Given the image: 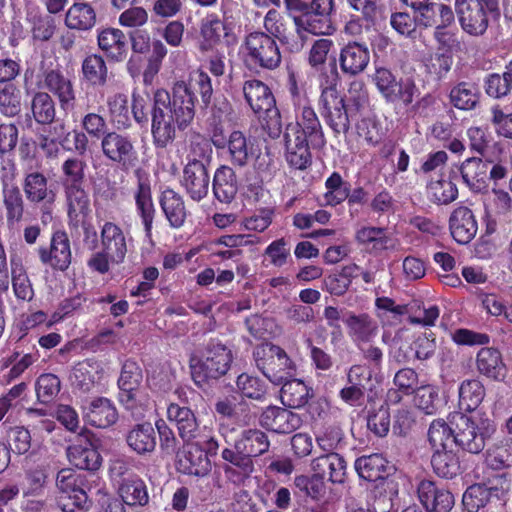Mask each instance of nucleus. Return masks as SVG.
Wrapping results in <instances>:
<instances>
[{
	"mask_svg": "<svg viewBox=\"0 0 512 512\" xmlns=\"http://www.w3.org/2000/svg\"><path fill=\"white\" fill-rule=\"evenodd\" d=\"M200 150L199 158L188 157L180 178V186L186 195L195 202H200L207 197L210 185L208 166L212 148L205 143Z\"/></svg>",
	"mask_w": 512,
	"mask_h": 512,
	"instance_id": "nucleus-9",
	"label": "nucleus"
},
{
	"mask_svg": "<svg viewBox=\"0 0 512 512\" xmlns=\"http://www.w3.org/2000/svg\"><path fill=\"white\" fill-rule=\"evenodd\" d=\"M43 87L58 101L61 111L69 113L75 109L77 91L72 77L57 67L43 72Z\"/></svg>",
	"mask_w": 512,
	"mask_h": 512,
	"instance_id": "nucleus-14",
	"label": "nucleus"
},
{
	"mask_svg": "<svg viewBox=\"0 0 512 512\" xmlns=\"http://www.w3.org/2000/svg\"><path fill=\"white\" fill-rule=\"evenodd\" d=\"M127 443L137 454L152 452L156 447V435L152 424L144 423L134 427L127 435Z\"/></svg>",
	"mask_w": 512,
	"mask_h": 512,
	"instance_id": "nucleus-51",
	"label": "nucleus"
},
{
	"mask_svg": "<svg viewBox=\"0 0 512 512\" xmlns=\"http://www.w3.org/2000/svg\"><path fill=\"white\" fill-rule=\"evenodd\" d=\"M281 385L280 399L284 406L296 409L307 404L310 389L302 380L292 377L285 380Z\"/></svg>",
	"mask_w": 512,
	"mask_h": 512,
	"instance_id": "nucleus-45",
	"label": "nucleus"
},
{
	"mask_svg": "<svg viewBox=\"0 0 512 512\" xmlns=\"http://www.w3.org/2000/svg\"><path fill=\"white\" fill-rule=\"evenodd\" d=\"M136 185L133 189L135 211L140 218L148 239L152 238L153 224L156 217V207L153 201L150 174L147 171L137 172Z\"/></svg>",
	"mask_w": 512,
	"mask_h": 512,
	"instance_id": "nucleus-15",
	"label": "nucleus"
},
{
	"mask_svg": "<svg viewBox=\"0 0 512 512\" xmlns=\"http://www.w3.org/2000/svg\"><path fill=\"white\" fill-rule=\"evenodd\" d=\"M21 188L30 204H51L56 194L49 174L42 167H29L23 171Z\"/></svg>",
	"mask_w": 512,
	"mask_h": 512,
	"instance_id": "nucleus-18",
	"label": "nucleus"
},
{
	"mask_svg": "<svg viewBox=\"0 0 512 512\" xmlns=\"http://www.w3.org/2000/svg\"><path fill=\"white\" fill-rule=\"evenodd\" d=\"M320 115L335 136L347 134L350 118L345 96L336 88V84L322 87L318 100Z\"/></svg>",
	"mask_w": 512,
	"mask_h": 512,
	"instance_id": "nucleus-10",
	"label": "nucleus"
},
{
	"mask_svg": "<svg viewBox=\"0 0 512 512\" xmlns=\"http://www.w3.org/2000/svg\"><path fill=\"white\" fill-rule=\"evenodd\" d=\"M158 202L169 227L181 229L189 216L183 196L174 189L166 187L161 191Z\"/></svg>",
	"mask_w": 512,
	"mask_h": 512,
	"instance_id": "nucleus-27",
	"label": "nucleus"
},
{
	"mask_svg": "<svg viewBox=\"0 0 512 512\" xmlns=\"http://www.w3.org/2000/svg\"><path fill=\"white\" fill-rule=\"evenodd\" d=\"M492 161L480 157L467 158L459 167L463 183L473 192H484L488 188V171Z\"/></svg>",
	"mask_w": 512,
	"mask_h": 512,
	"instance_id": "nucleus-30",
	"label": "nucleus"
},
{
	"mask_svg": "<svg viewBox=\"0 0 512 512\" xmlns=\"http://www.w3.org/2000/svg\"><path fill=\"white\" fill-rule=\"evenodd\" d=\"M95 7L88 2H74L65 12L64 25L78 32H91L97 24Z\"/></svg>",
	"mask_w": 512,
	"mask_h": 512,
	"instance_id": "nucleus-34",
	"label": "nucleus"
},
{
	"mask_svg": "<svg viewBox=\"0 0 512 512\" xmlns=\"http://www.w3.org/2000/svg\"><path fill=\"white\" fill-rule=\"evenodd\" d=\"M101 152L106 160L117 166L122 172L137 175L146 171L141 167L140 155L136 140L130 134L121 130H111L100 142Z\"/></svg>",
	"mask_w": 512,
	"mask_h": 512,
	"instance_id": "nucleus-6",
	"label": "nucleus"
},
{
	"mask_svg": "<svg viewBox=\"0 0 512 512\" xmlns=\"http://www.w3.org/2000/svg\"><path fill=\"white\" fill-rule=\"evenodd\" d=\"M448 223L451 237L461 245L470 243L478 231L474 212L467 206L456 207L451 212Z\"/></svg>",
	"mask_w": 512,
	"mask_h": 512,
	"instance_id": "nucleus-26",
	"label": "nucleus"
},
{
	"mask_svg": "<svg viewBox=\"0 0 512 512\" xmlns=\"http://www.w3.org/2000/svg\"><path fill=\"white\" fill-rule=\"evenodd\" d=\"M208 458L195 443H186L177 454V468L189 475H204L208 471Z\"/></svg>",
	"mask_w": 512,
	"mask_h": 512,
	"instance_id": "nucleus-37",
	"label": "nucleus"
},
{
	"mask_svg": "<svg viewBox=\"0 0 512 512\" xmlns=\"http://www.w3.org/2000/svg\"><path fill=\"white\" fill-rule=\"evenodd\" d=\"M285 160L294 170L305 171L312 165V142L299 135L284 134Z\"/></svg>",
	"mask_w": 512,
	"mask_h": 512,
	"instance_id": "nucleus-28",
	"label": "nucleus"
},
{
	"mask_svg": "<svg viewBox=\"0 0 512 512\" xmlns=\"http://www.w3.org/2000/svg\"><path fill=\"white\" fill-rule=\"evenodd\" d=\"M10 282L17 300L30 302L34 298V289L27 270L21 260L10 258Z\"/></svg>",
	"mask_w": 512,
	"mask_h": 512,
	"instance_id": "nucleus-44",
	"label": "nucleus"
},
{
	"mask_svg": "<svg viewBox=\"0 0 512 512\" xmlns=\"http://www.w3.org/2000/svg\"><path fill=\"white\" fill-rule=\"evenodd\" d=\"M69 462L79 469L94 471L99 469L102 464V457L91 440V435H85V438L67 449Z\"/></svg>",
	"mask_w": 512,
	"mask_h": 512,
	"instance_id": "nucleus-33",
	"label": "nucleus"
},
{
	"mask_svg": "<svg viewBox=\"0 0 512 512\" xmlns=\"http://www.w3.org/2000/svg\"><path fill=\"white\" fill-rule=\"evenodd\" d=\"M370 62V50L365 42L350 40L339 51L341 72L349 77L363 73Z\"/></svg>",
	"mask_w": 512,
	"mask_h": 512,
	"instance_id": "nucleus-24",
	"label": "nucleus"
},
{
	"mask_svg": "<svg viewBox=\"0 0 512 512\" xmlns=\"http://www.w3.org/2000/svg\"><path fill=\"white\" fill-rule=\"evenodd\" d=\"M357 135L368 146H379L385 136L381 122L376 117H363L356 124Z\"/></svg>",
	"mask_w": 512,
	"mask_h": 512,
	"instance_id": "nucleus-61",
	"label": "nucleus"
},
{
	"mask_svg": "<svg viewBox=\"0 0 512 512\" xmlns=\"http://www.w3.org/2000/svg\"><path fill=\"white\" fill-rule=\"evenodd\" d=\"M86 169L87 163L82 157L70 156L61 164V184L67 207L90 202L85 190Z\"/></svg>",
	"mask_w": 512,
	"mask_h": 512,
	"instance_id": "nucleus-11",
	"label": "nucleus"
},
{
	"mask_svg": "<svg viewBox=\"0 0 512 512\" xmlns=\"http://www.w3.org/2000/svg\"><path fill=\"white\" fill-rule=\"evenodd\" d=\"M454 423L445 418H437L430 424L428 431L429 442L434 451L450 449L455 445Z\"/></svg>",
	"mask_w": 512,
	"mask_h": 512,
	"instance_id": "nucleus-48",
	"label": "nucleus"
},
{
	"mask_svg": "<svg viewBox=\"0 0 512 512\" xmlns=\"http://www.w3.org/2000/svg\"><path fill=\"white\" fill-rule=\"evenodd\" d=\"M90 202L67 207V224L71 232L82 230L83 245L94 251L100 238L91 218Z\"/></svg>",
	"mask_w": 512,
	"mask_h": 512,
	"instance_id": "nucleus-23",
	"label": "nucleus"
},
{
	"mask_svg": "<svg viewBox=\"0 0 512 512\" xmlns=\"http://www.w3.org/2000/svg\"><path fill=\"white\" fill-rule=\"evenodd\" d=\"M323 198L327 206L337 207L344 203L351 192V183L338 171H333L325 180Z\"/></svg>",
	"mask_w": 512,
	"mask_h": 512,
	"instance_id": "nucleus-46",
	"label": "nucleus"
},
{
	"mask_svg": "<svg viewBox=\"0 0 512 512\" xmlns=\"http://www.w3.org/2000/svg\"><path fill=\"white\" fill-rule=\"evenodd\" d=\"M232 351L218 338H210L199 356L189 360L191 377L195 385L204 389L210 381L219 380L230 370Z\"/></svg>",
	"mask_w": 512,
	"mask_h": 512,
	"instance_id": "nucleus-2",
	"label": "nucleus"
},
{
	"mask_svg": "<svg viewBox=\"0 0 512 512\" xmlns=\"http://www.w3.org/2000/svg\"><path fill=\"white\" fill-rule=\"evenodd\" d=\"M355 469L361 478L367 481H377L384 478L387 461L380 454L362 456L356 460Z\"/></svg>",
	"mask_w": 512,
	"mask_h": 512,
	"instance_id": "nucleus-55",
	"label": "nucleus"
},
{
	"mask_svg": "<svg viewBox=\"0 0 512 512\" xmlns=\"http://www.w3.org/2000/svg\"><path fill=\"white\" fill-rule=\"evenodd\" d=\"M8 226L21 222L25 214V201L21 188L15 187L1 191Z\"/></svg>",
	"mask_w": 512,
	"mask_h": 512,
	"instance_id": "nucleus-53",
	"label": "nucleus"
},
{
	"mask_svg": "<svg viewBox=\"0 0 512 512\" xmlns=\"http://www.w3.org/2000/svg\"><path fill=\"white\" fill-rule=\"evenodd\" d=\"M101 372L102 367L97 360L87 358L79 361L73 366L70 375L72 386L82 392H89L98 382Z\"/></svg>",
	"mask_w": 512,
	"mask_h": 512,
	"instance_id": "nucleus-40",
	"label": "nucleus"
},
{
	"mask_svg": "<svg viewBox=\"0 0 512 512\" xmlns=\"http://www.w3.org/2000/svg\"><path fill=\"white\" fill-rule=\"evenodd\" d=\"M100 246L111 254L115 264L124 262L127 254V241L123 229L112 221H105L100 228Z\"/></svg>",
	"mask_w": 512,
	"mask_h": 512,
	"instance_id": "nucleus-29",
	"label": "nucleus"
},
{
	"mask_svg": "<svg viewBox=\"0 0 512 512\" xmlns=\"http://www.w3.org/2000/svg\"><path fill=\"white\" fill-rule=\"evenodd\" d=\"M106 58L99 53L87 54L81 62V79L94 88L106 86L109 71Z\"/></svg>",
	"mask_w": 512,
	"mask_h": 512,
	"instance_id": "nucleus-38",
	"label": "nucleus"
},
{
	"mask_svg": "<svg viewBox=\"0 0 512 512\" xmlns=\"http://www.w3.org/2000/svg\"><path fill=\"white\" fill-rule=\"evenodd\" d=\"M294 113L296 121L289 123L285 132L308 138L313 149H321L326 143L325 135L311 102L294 108Z\"/></svg>",
	"mask_w": 512,
	"mask_h": 512,
	"instance_id": "nucleus-17",
	"label": "nucleus"
},
{
	"mask_svg": "<svg viewBox=\"0 0 512 512\" xmlns=\"http://www.w3.org/2000/svg\"><path fill=\"white\" fill-rule=\"evenodd\" d=\"M111 477L117 487L121 501L128 506H145L149 502V494L145 482L134 473H126L122 463L111 468Z\"/></svg>",
	"mask_w": 512,
	"mask_h": 512,
	"instance_id": "nucleus-13",
	"label": "nucleus"
},
{
	"mask_svg": "<svg viewBox=\"0 0 512 512\" xmlns=\"http://www.w3.org/2000/svg\"><path fill=\"white\" fill-rule=\"evenodd\" d=\"M242 94L249 109L262 120L269 137L278 138L282 133V118L269 85L260 79H247L242 83Z\"/></svg>",
	"mask_w": 512,
	"mask_h": 512,
	"instance_id": "nucleus-3",
	"label": "nucleus"
},
{
	"mask_svg": "<svg viewBox=\"0 0 512 512\" xmlns=\"http://www.w3.org/2000/svg\"><path fill=\"white\" fill-rule=\"evenodd\" d=\"M455 431V445L471 453H479L485 445V439L495 431L490 418H458Z\"/></svg>",
	"mask_w": 512,
	"mask_h": 512,
	"instance_id": "nucleus-12",
	"label": "nucleus"
},
{
	"mask_svg": "<svg viewBox=\"0 0 512 512\" xmlns=\"http://www.w3.org/2000/svg\"><path fill=\"white\" fill-rule=\"evenodd\" d=\"M227 25L216 13L207 14L200 24L201 51H209L221 43L224 36H227Z\"/></svg>",
	"mask_w": 512,
	"mask_h": 512,
	"instance_id": "nucleus-41",
	"label": "nucleus"
},
{
	"mask_svg": "<svg viewBox=\"0 0 512 512\" xmlns=\"http://www.w3.org/2000/svg\"><path fill=\"white\" fill-rule=\"evenodd\" d=\"M475 365L481 376L494 382H503L508 373L501 351L487 345L476 353Z\"/></svg>",
	"mask_w": 512,
	"mask_h": 512,
	"instance_id": "nucleus-25",
	"label": "nucleus"
},
{
	"mask_svg": "<svg viewBox=\"0 0 512 512\" xmlns=\"http://www.w3.org/2000/svg\"><path fill=\"white\" fill-rule=\"evenodd\" d=\"M481 92L477 84L461 81L449 92L450 104L458 110L471 111L480 104Z\"/></svg>",
	"mask_w": 512,
	"mask_h": 512,
	"instance_id": "nucleus-42",
	"label": "nucleus"
},
{
	"mask_svg": "<svg viewBox=\"0 0 512 512\" xmlns=\"http://www.w3.org/2000/svg\"><path fill=\"white\" fill-rule=\"evenodd\" d=\"M431 463L435 473L443 478H453L460 471L459 460L452 448L434 451Z\"/></svg>",
	"mask_w": 512,
	"mask_h": 512,
	"instance_id": "nucleus-59",
	"label": "nucleus"
},
{
	"mask_svg": "<svg viewBox=\"0 0 512 512\" xmlns=\"http://www.w3.org/2000/svg\"><path fill=\"white\" fill-rule=\"evenodd\" d=\"M448 12L450 13V4L444 2H435L431 1L418 10L414 11L417 22L420 28V32L422 33L424 30H428L436 26V19L434 17L435 13H438L441 22L443 20H447Z\"/></svg>",
	"mask_w": 512,
	"mask_h": 512,
	"instance_id": "nucleus-60",
	"label": "nucleus"
},
{
	"mask_svg": "<svg viewBox=\"0 0 512 512\" xmlns=\"http://www.w3.org/2000/svg\"><path fill=\"white\" fill-rule=\"evenodd\" d=\"M372 82L387 104L407 108L412 105L419 89L410 78L398 77L391 69L376 67Z\"/></svg>",
	"mask_w": 512,
	"mask_h": 512,
	"instance_id": "nucleus-7",
	"label": "nucleus"
},
{
	"mask_svg": "<svg viewBox=\"0 0 512 512\" xmlns=\"http://www.w3.org/2000/svg\"><path fill=\"white\" fill-rule=\"evenodd\" d=\"M270 443L266 435L259 430H247L236 442L237 449L248 456H259L268 451Z\"/></svg>",
	"mask_w": 512,
	"mask_h": 512,
	"instance_id": "nucleus-58",
	"label": "nucleus"
},
{
	"mask_svg": "<svg viewBox=\"0 0 512 512\" xmlns=\"http://www.w3.org/2000/svg\"><path fill=\"white\" fill-rule=\"evenodd\" d=\"M256 367L273 384L294 377L296 365L286 351L275 344H262L253 352Z\"/></svg>",
	"mask_w": 512,
	"mask_h": 512,
	"instance_id": "nucleus-8",
	"label": "nucleus"
},
{
	"mask_svg": "<svg viewBox=\"0 0 512 512\" xmlns=\"http://www.w3.org/2000/svg\"><path fill=\"white\" fill-rule=\"evenodd\" d=\"M355 240L367 253L374 256L394 248L393 239L386 227L363 226L356 231Z\"/></svg>",
	"mask_w": 512,
	"mask_h": 512,
	"instance_id": "nucleus-31",
	"label": "nucleus"
},
{
	"mask_svg": "<svg viewBox=\"0 0 512 512\" xmlns=\"http://www.w3.org/2000/svg\"><path fill=\"white\" fill-rule=\"evenodd\" d=\"M418 498L427 512H449L454 506V497L447 490H439L428 480L419 483Z\"/></svg>",
	"mask_w": 512,
	"mask_h": 512,
	"instance_id": "nucleus-35",
	"label": "nucleus"
},
{
	"mask_svg": "<svg viewBox=\"0 0 512 512\" xmlns=\"http://www.w3.org/2000/svg\"><path fill=\"white\" fill-rule=\"evenodd\" d=\"M211 141L217 149L227 147L228 160L234 167L243 168L253 158V145L242 131H232L226 141L222 128L216 127L213 129Z\"/></svg>",
	"mask_w": 512,
	"mask_h": 512,
	"instance_id": "nucleus-16",
	"label": "nucleus"
},
{
	"mask_svg": "<svg viewBox=\"0 0 512 512\" xmlns=\"http://www.w3.org/2000/svg\"><path fill=\"white\" fill-rule=\"evenodd\" d=\"M343 321L349 337L358 348L371 342L379 331L377 322L368 313L349 312Z\"/></svg>",
	"mask_w": 512,
	"mask_h": 512,
	"instance_id": "nucleus-32",
	"label": "nucleus"
},
{
	"mask_svg": "<svg viewBox=\"0 0 512 512\" xmlns=\"http://www.w3.org/2000/svg\"><path fill=\"white\" fill-rule=\"evenodd\" d=\"M212 191L217 201L231 203L238 192V180L234 169L229 165H220L214 172Z\"/></svg>",
	"mask_w": 512,
	"mask_h": 512,
	"instance_id": "nucleus-36",
	"label": "nucleus"
},
{
	"mask_svg": "<svg viewBox=\"0 0 512 512\" xmlns=\"http://www.w3.org/2000/svg\"><path fill=\"white\" fill-rule=\"evenodd\" d=\"M242 60L250 71H275L282 64V53L275 38L267 30L248 32L241 44Z\"/></svg>",
	"mask_w": 512,
	"mask_h": 512,
	"instance_id": "nucleus-4",
	"label": "nucleus"
},
{
	"mask_svg": "<svg viewBox=\"0 0 512 512\" xmlns=\"http://www.w3.org/2000/svg\"><path fill=\"white\" fill-rule=\"evenodd\" d=\"M426 195L436 205H448L458 198V188L451 177L439 178L427 183Z\"/></svg>",
	"mask_w": 512,
	"mask_h": 512,
	"instance_id": "nucleus-50",
	"label": "nucleus"
},
{
	"mask_svg": "<svg viewBox=\"0 0 512 512\" xmlns=\"http://www.w3.org/2000/svg\"><path fill=\"white\" fill-rule=\"evenodd\" d=\"M110 121L118 130L131 128L130 108L128 97L123 93H115L106 101Z\"/></svg>",
	"mask_w": 512,
	"mask_h": 512,
	"instance_id": "nucleus-49",
	"label": "nucleus"
},
{
	"mask_svg": "<svg viewBox=\"0 0 512 512\" xmlns=\"http://www.w3.org/2000/svg\"><path fill=\"white\" fill-rule=\"evenodd\" d=\"M312 470L323 477L328 476L332 483H343L346 476V462L337 453H329L313 460Z\"/></svg>",
	"mask_w": 512,
	"mask_h": 512,
	"instance_id": "nucleus-43",
	"label": "nucleus"
},
{
	"mask_svg": "<svg viewBox=\"0 0 512 512\" xmlns=\"http://www.w3.org/2000/svg\"><path fill=\"white\" fill-rule=\"evenodd\" d=\"M485 390L478 380H466L459 388L458 407L461 416L475 411L483 401Z\"/></svg>",
	"mask_w": 512,
	"mask_h": 512,
	"instance_id": "nucleus-47",
	"label": "nucleus"
},
{
	"mask_svg": "<svg viewBox=\"0 0 512 512\" xmlns=\"http://www.w3.org/2000/svg\"><path fill=\"white\" fill-rule=\"evenodd\" d=\"M40 262L55 271L65 272L72 262L71 243L64 230L52 233L50 246H41L37 250Z\"/></svg>",
	"mask_w": 512,
	"mask_h": 512,
	"instance_id": "nucleus-19",
	"label": "nucleus"
},
{
	"mask_svg": "<svg viewBox=\"0 0 512 512\" xmlns=\"http://www.w3.org/2000/svg\"><path fill=\"white\" fill-rule=\"evenodd\" d=\"M263 28L270 32L284 50L290 54L301 52L305 45L302 33L291 32L284 18L277 9H269L263 18Z\"/></svg>",
	"mask_w": 512,
	"mask_h": 512,
	"instance_id": "nucleus-21",
	"label": "nucleus"
},
{
	"mask_svg": "<svg viewBox=\"0 0 512 512\" xmlns=\"http://www.w3.org/2000/svg\"><path fill=\"white\" fill-rule=\"evenodd\" d=\"M98 49L109 63H121L127 58L129 44L126 34L119 28L101 27L96 35Z\"/></svg>",
	"mask_w": 512,
	"mask_h": 512,
	"instance_id": "nucleus-22",
	"label": "nucleus"
},
{
	"mask_svg": "<svg viewBox=\"0 0 512 512\" xmlns=\"http://www.w3.org/2000/svg\"><path fill=\"white\" fill-rule=\"evenodd\" d=\"M295 30L298 33H309L315 36H330L336 31L333 19H328L308 9L303 15L292 16Z\"/></svg>",
	"mask_w": 512,
	"mask_h": 512,
	"instance_id": "nucleus-39",
	"label": "nucleus"
},
{
	"mask_svg": "<svg viewBox=\"0 0 512 512\" xmlns=\"http://www.w3.org/2000/svg\"><path fill=\"white\" fill-rule=\"evenodd\" d=\"M26 20L30 25L32 38L35 41L47 42L52 39L56 32V22L50 14L29 13Z\"/></svg>",
	"mask_w": 512,
	"mask_h": 512,
	"instance_id": "nucleus-57",
	"label": "nucleus"
},
{
	"mask_svg": "<svg viewBox=\"0 0 512 512\" xmlns=\"http://www.w3.org/2000/svg\"><path fill=\"white\" fill-rule=\"evenodd\" d=\"M150 51L151 53L147 59V64L143 71V82L146 85L152 84L155 76L159 73L162 67L163 60L168 53L167 47L159 39L153 40Z\"/></svg>",
	"mask_w": 512,
	"mask_h": 512,
	"instance_id": "nucleus-62",
	"label": "nucleus"
},
{
	"mask_svg": "<svg viewBox=\"0 0 512 512\" xmlns=\"http://www.w3.org/2000/svg\"><path fill=\"white\" fill-rule=\"evenodd\" d=\"M389 21L390 26L399 36L412 41L421 39L422 34L415 14L411 15L407 11L393 12Z\"/></svg>",
	"mask_w": 512,
	"mask_h": 512,
	"instance_id": "nucleus-56",
	"label": "nucleus"
},
{
	"mask_svg": "<svg viewBox=\"0 0 512 512\" xmlns=\"http://www.w3.org/2000/svg\"><path fill=\"white\" fill-rule=\"evenodd\" d=\"M453 65V55L449 52L430 54L425 60L426 73L434 80H441L446 77Z\"/></svg>",
	"mask_w": 512,
	"mask_h": 512,
	"instance_id": "nucleus-63",
	"label": "nucleus"
},
{
	"mask_svg": "<svg viewBox=\"0 0 512 512\" xmlns=\"http://www.w3.org/2000/svg\"><path fill=\"white\" fill-rule=\"evenodd\" d=\"M78 483L79 476L71 469H62L57 474L56 484L61 493L58 505L64 512H77L87 505L88 496Z\"/></svg>",
	"mask_w": 512,
	"mask_h": 512,
	"instance_id": "nucleus-20",
	"label": "nucleus"
},
{
	"mask_svg": "<svg viewBox=\"0 0 512 512\" xmlns=\"http://www.w3.org/2000/svg\"><path fill=\"white\" fill-rule=\"evenodd\" d=\"M484 90L489 97L504 98L512 91V80L505 71L502 74L489 73L484 78Z\"/></svg>",
	"mask_w": 512,
	"mask_h": 512,
	"instance_id": "nucleus-64",
	"label": "nucleus"
},
{
	"mask_svg": "<svg viewBox=\"0 0 512 512\" xmlns=\"http://www.w3.org/2000/svg\"><path fill=\"white\" fill-rule=\"evenodd\" d=\"M184 85L191 93L200 96L201 108L207 109L210 107L213 97V85L206 71L199 68L190 73L188 80H184Z\"/></svg>",
	"mask_w": 512,
	"mask_h": 512,
	"instance_id": "nucleus-52",
	"label": "nucleus"
},
{
	"mask_svg": "<svg viewBox=\"0 0 512 512\" xmlns=\"http://www.w3.org/2000/svg\"><path fill=\"white\" fill-rule=\"evenodd\" d=\"M197 96L186 88L184 80L174 82L171 91L158 88L153 92L151 135L156 148H166L176 138V129L185 130L194 120Z\"/></svg>",
	"mask_w": 512,
	"mask_h": 512,
	"instance_id": "nucleus-1",
	"label": "nucleus"
},
{
	"mask_svg": "<svg viewBox=\"0 0 512 512\" xmlns=\"http://www.w3.org/2000/svg\"><path fill=\"white\" fill-rule=\"evenodd\" d=\"M454 14L463 33L482 37L491 21L500 18V0H455Z\"/></svg>",
	"mask_w": 512,
	"mask_h": 512,
	"instance_id": "nucleus-5",
	"label": "nucleus"
},
{
	"mask_svg": "<svg viewBox=\"0 0 512 512\" xmlns=\"http://www.w3.org/2000/svg\"><path fill=\"white\" fill-rule=\"evenodd\" d=\"M31 111L40 125H50L56 119V103L48 92L38 91L32 97Z\"/></svg>",
	"mask_w": 512,
	"mask_h": 512,
	"instance_id": "nucleus-54",
	"label": "nucleus"
}]
</instances>
